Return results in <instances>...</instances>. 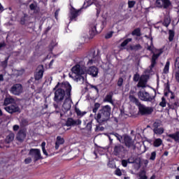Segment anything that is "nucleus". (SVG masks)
Returning <instances> with one entry per match:
<instances>
[{
	"label": "nucleus",
	"instance_id": "774afa93",
	"mask_svg": "<svg viewBox=\"0 0 179 179\" xmlns=\"http://www.w3.org/2000/svg\"><path fill=\"white\" fill-rule=\"evenodd\" d=\"M13 131H19V125L15 124L13 127Z\"/></svg>",
	"mask_w": 179,
	"mask_h": 179
},
{
	"label": "nucleus",
	"instance_id": "412c9836",
	"mask_svg": "<svg viewBox=\"0 0 179 179\" xmlns=\"http://www.w3.org/2000/svg\"><path fill=\"white\" fill-rule=\"evenodd\" d=\"M14 139H15V134H13V132H10L9 134L7 135L5 138V143H10L11 142H13Z\"/></svg>",
	"mask_w": 179,
	"mask_h": 179
},
{
	"label": "nucleus",
	"instance_id": "a211bd4d",
	"mask_svg": "<svg viewBox=\"0 0 179 179\" xmlns=\"http://www.w3.org/2000/svg\"><path fill=\"white\" fill-rule=\"evenodd\" d=\"M64 143H65V139H64V138L61 137V136H58L56 138L55 149L56 150H58V149H59V145H64Z\"/></svg>",
	"mask_w": 179,
	"mask_h": 179
},
{
	"label": "nucleus",
	"instance_id": "338daca9",
	"mask_svg": "<svg viewBox=\"0 0 179 179\" xmlns=\"http://www.w3.org/2000/svg\"><path fill=\"white\" fill-rule=\"evenodd\" d=\"M21 153H22V155H27V149L24 148L23 150H21Z\"/></svg>",
	"mask_w": 179,
	"mask_h": 179
},
{
	"label": "nucleus",
	"instance_id": "603ef678",
	"mask_svg": "<svg viewBox=\"0 0 179 179\" xmlns=\"http://www.w3.org/2000/svg\"><path fill=\"white\" fill-rule=\"evenodd\" d=\"M136 1H128V6L129 8H134L135 6Z\"/></svg>",
	"mask_w": 179,
	"mask_h": 179
},
{
	"label": "nucleus",
	"instance_id": "79ce46f5",
	"mask_svg": "<svg viewBox=\"0 0 179 179\" xmlns=\"http://www.w3.org/2000/svg\"><path fill=\"white\" fill-rule=\"evenodd\" d=\"M137 87H146V83L145 81H142V80H139V81L137 84Z\"/></svg>",
	"mask_w": 179,
	"mask_h": 179
},
{
	"label": "nucleus",
	"instance_id": "423d86ee",
	"mask_svg": "<svg viewBox=\"0 0 179 179\" xmlns=\"http://www.w3.org/2000/svg\"><path fill=\"white\" fill-rule=\"evenodd\" d=\"M107 24V21L105 19L104 20L101 21L100 24H96L94 26L90 31V38H93L96 34H99L103 31V29L106 27Z\"/></svg>",
	"mask_w": 179,
	"mask_h": 179
},
{
	"label": "nucleus",
	"instance_id": "6e6552de",
	"mask_svg": "<svg viewBox=\"0 0 179 179\" xmlns=\"http://www.w3.org/2000/svg\"><path fill=\"white\" fill-rule=\"evenodd\" d=\"M82 9H84V8H81L77 10L73 6H71V8L69 9V13L70 23L71 22H78V17L80 16V13H82Z\"/></svg>",
	"mask_w": 179,
	"mask_h": 179
},
{
	"label": "nucleus",
	"instance_id": "13d9d810",
	"mask_svg": "<svg viewBox=\"0 0 179 179\" xmlns=\"http://www.w3.org/2000/svg\"><path fill=\"white\" fill-rule=\"evenodd\" d=\"M175 78H176V82H178V83H179V70H178L176 73H175Z\"/></svg>",
	"mask_w": 179,
	"mask_h": 179
},
{
	"label": "nucleus",
	"instance_id": "69168bd1",
	"mask_svg": "<svg viewBox=\"0 0 179 179\" xmlns=\"http://www.w3.org/2000/svg\"><path fill=\"white\" fill-rule=\"evenodd\" d=\"M147 50H148V51H150V52H151V54H153V53L155 52L153 51V46H152V47L151 45L148 46Z\"/></svg>",
	"mask_w": 179,
	"mask_h": 179
},
{
	"label": "nucleus",
	"instance_id": "4d7b16f0",
	"mask_svg": "<svg viewBox=\"0 0 179 179\" xmlns=\"http://www.w3.org/2000/svg\"><path fill=\"white\" fill-rule=\"evenodd\" d=\"M25 164H30L31 163V157H29L24 159Z\"/></svg>",
	"mask_w": 179,
	"mask_h": 179
},
{
	"label": "nucleus",
	"instance_id": "20e7f679",
	"mask_svg": "<svg viewBox=\"0 0 179 179\" xmlns=\"http://www.w3.org/2000/svg\"><path fill=\"white\" fill-rule=\"evenodd\" d=\"M63 87L66 89V95L67 97L65 99L63 103L62 108H64L65 113H68V111H69L72 107V103H72V99H71V96H72L71 94V92H72V86L71 84L67 83L64 84Z\"/></svg>",
	"mask_w": 179,
	"mask_h": 179
},
{
	"label": "nucleus",
	"instance_id": "ddd939ff",
	"mask_svg": "<svg viewBox=\"0 0 179 179\" xmlns=\"http://www.w3.org/2000/svg\"><path fill=\"white\" fill-rule=\"evenodd\" d=\"M6 111L10 114H13V113H20V108L16 103L11 104L6 107Z\"/></svg>",
	"mask_w": 179,
	"mask_h": 179
},
{
	"label": "nucleus",
	"instance_id": "b1692460",
	"mask_svg": "<svg viewBox=\"0 0 179 179\" xmlns=\"http://www.w3.org/2000/svg\"><path fill=\"white\" fill-rule=\"evenodd\" d=\"M166 136L168 138H171V139H173V141H175V142H178L179 141V131H176L174 134H167Z\"/></svg>",
	"mask_w": 179,
	"mask_h": 179
},
{
	"label": "nucleus",
	"instance_id": "cd10ccee",
	"mask_svg": "<svg viewBox=\"0 0 179 179\" xmlns=\"http://www.w3.org/2000/svg\"><path fill=\"white\" fill-rule=\"evenodd\" d=\"M132 36H136V37H141L142 36V34L141 32V28H136L134 30L131 32Z\"/></svg>",
	"mask_w": 179,
	"mask_h": 179
},
{
	"label": "nucleus",
	"instance_id": "4be33fe9",
	"mask_svg": "<svg viewBox=\"0 0 179 179\" xmlns=\"http://www.w3.org/2000/svg\"><path fill=\"white\" fill-rule=\"evenodd\" d=\"M44 75V70L40 69L38 72L34 74L35 80H40V79H43V76Z\"/></svg>",
	"mask_w": 179,
	"mask_h": 179
},
{
	"label": "nucleus",
	"instance_id": "0e129e2a",
	"mask_svg": "<svg viewBox=\"0 0 179 179\" xmlns=\"http://www.w3.org/2000/svg\"><path fill=\"white\" fill-rule=\"evenodd\" d=\"M26 23V18L24 17H21L20 19V24H24Z\"/></svg>",
	"mask_w": 179,
	"mask_h": 179
},
{
	"label": "nucleus",
	"instance_id": "9b49d317",
	"mask_svg": "<svg viewBox=\"0 0 179 179\" xmlns=\"http://www.w3.org/2000/svg\"><path fill=\"white\" fill-rule=\"evenodd\" d=\"M10 93L14 94V96H20L23 93V85L22 84H14L10 90Z\"/></svg>",
	"mask_w": 179,
	"mask_h": 179
},
{
	"label": "nucleus",
	"instance_id": "f704fd0d",
	"mask_svg": "<svg viewBox=\"0 0 179 179\" xmlns=\"http://www.w3.org/2000/svg\"><path fill=\"white\" fill-rule=\"evenodd\" d=\"M73 118L72 117H68L67 120L66 122V127H73Z\"/></svg>",
	"mask_w": 179,
	"mask_h": 179
},
{
	"label": "nucleus",
	"instance_id": "49530a36",
	"mask_svg": "<svg viewBox=\"0 0 179 179\" xmlns=\"http://www.w3.org/2000/svg\"><path fill=\"white\" fill-rule=\"evenodd\" d=\"M140 80L143 82H145V83H148V76L146 75H141L140 77Z\"/></svg>",
	"mask_w": 179,
	"mask_h": 179
},
{
	"label": "nucleus",
	"instance_id": "f3484780",
	"mask_svg": "<svg viewBox=\"0 0 179 179\" xmlns=\"http://www.w3.org/2000/svg\"><path fill=\"white\" fill-rule=\"evenodd\" d=\"M87 73L94 78H96V76L99 75V69L96 66H91L88 69Z\"/></svg>",
	"mask_w": 179,
	"mask_h": 179
},
{
	"label": "nucleus",
	"instance_id": "2f4dec72",
	"mask_svg": "<svg viewBox=\"0 0 179 179\" xmlns=\"http://www.w3.org/2000/svg\"><path fill=\"white\" fill-rule=\"evenodd\" d=\"M141 48L142 45H141V44H136L130 46V50H131V51H139V50H141Z\"/></svg>",
	"mask_w": 179,
	"mask_h": 179
},
{
	"label": "nucleus",
	"instance_id": "c03bdc74",
	"mask_svg": "<svg viewBox=\"0 0 179 179\" xmlns=\"http://www.w3.org/2000/svg\"><path fill=\"white\" fill-rule=\"evenodd\" d=\"M156 155H157L156 151L152 152L151 155L150 157V160H152V161L156 160Z\"/></svg>",
	"mask_w": 179,
	"mask_h": 179
},
{
	"label": "nucleus",
	"instance_id": "72a5a7b5",
	"mask_svg": "<svg viewBox=\"0 0 179 179\" xmlns=\"http://www.w3.org/2000/svg\"><path fill=\"white\" fill-rule=\"evenodd\" d=\"M100 106H101L100 104V103L96 102L94 104V108H92V113H94V114H96V113H97V111L99 110V109L100 108Z\"/></svg>",
	"mask_w": 179,
	"mask_h": 179
},
{
	"label": "nucleus",
	"instance_id": "4468645a",
	"mask_svg": "<svg viewBox=\"0 0 179 179\" xmlns=\"http://www.w3.org/2000/svg\"><path fill=\"white\" fill-rule=\"evenodd\" d=\"M124 143L126 148H132L135 146V142L132 140V138L128 135L124 136Z\"/></svg>",
	"mask_w": 179,
	"mask_h": 179
},
{
	"label": "nucleus",
	"instance_id": "5701e85b",
	"mask_svg": "<svg viewBox=\"0 0 179 179\" xmlns=\"http://www.w3.org/2000/svg\"><path fill=\"white\" fill-rule=\"evenodd\" d=\"M137 179H148V176L146 175V171L145 169L141 170L137 174Z\"/></svg>",
	"mask_w": 179,
	"mask_h": 179
},
{
	"label": "nucleus",
	"instance_id": "1a4fd4ad",
	"mask_svg": "<svg viewBox=\"0 0 179 179\" xmlns=\"http://www.w3.org/2000/svg\"><path fill=\"white\" fill-rule=\"evenodd\" d=\"M138 96L142 101H148L150 103H152L155 99H156V93L155 94L154 96H151L149 92L144 91H140L138 92Z\"/></svg>",
	"mask_w": 179,
	"mask_h": 179
},
{
	"label": "nucleus",
	"instance_id": "a878e982",
	"mask_svg": "<svg viewBox=\"0 0 179 179\" xmlns=\"http://www.w3.org/2000/svg\"><path fill=\"white\" fill-rule=\"evenodd\" d=\"M29 8L31 10H34V13H38L40 12V8L36 3H31Z\"/></svg>",
	"mask_w": 179,
	"mask_h": 179
},
{
	"label": "nucleus",
	"instance_id": "7c9ffc66",
	"mask_svg": "<svg viewBox=\"0 0 179 179\" xmlns=\"http://www.w3.org/2000/svg\"><path fill=\"white\" fill-rule=\"evenodd\" d=\"M169 70H170V61L168 60L166 62V64L164 66L163 73H164L165 75H167V73H169Z\"/></svg>",
	"mask_w": 179,
	"mask_h": 179
},
{
	"label": "nucleus",
	"instance_id": "39448f33",
	"mask_svg": "<svg viewBox=\"0 0 179 179\" xmlns=\"http://www.w3.org/2000/svg\"><path fill=\"white\" fill-rule=\"evenodd\" d=\"M128 154V150L122 144H117L113 148V155L117 157L124 159Z\"/></svg>",
	"mask_w": 179,
	"mask_h": 179
},
{
	"label": "nucleus",
	"instance_id": "8fccbe9b",
	"mask_svg": "<svg viewBox=\"0 0 179 179\" xmlns=\"http://www.w3.org/2000/svg\"><path fill=\"white\" fill-rule=\"evenodd\" d=\"M9 60V57H6L5 60L1 62L2 66L6 68L8 66V61Z\"/></svg>",
	"mask_w": 179,
	"mask_h": 179
},
{
	"label": "nucleus",
	"instance_id": "58836bf2",
	"mask_svg": "<svg viewBox=\"0 0 179 179\" xmlns=\"http://www.w3.org/2000/svg\"><path fill=\"white\" fill-rule=\"evenodd\" d=\"M163 4H162V8L164 9H167L170 5H171V2L170 1H162Z\"/></svg>",
	"mask_w": 179,
	"mask_h": 179
},
{
	"label": "nucleus",
	"instance_id": "c9c22d12",
	"mask_svg": "<svg viewBox=\"0 0 179 179\" xmlns=\"http://www.w3.org/2000/svg\"><path fill=\"white\" fill-rule=\"evenodd\" d=\"M169 40L170 42L173 41V40H174V36H176V33L174 32V31L170 29L169 31Z\"/></svg>",
	"mask_w": 179,
	"mask_h": 179
},
{
	"label": "nucleus",
	"instance_id": "a19ab883",
	"mask_svg": "<svg viewBox=\"0 0 179 179\" xmlns=\"http://www.w3.org/2000/svg\"><path fill=\"white\" fill-rule=\"evenodd\" d=\"M133 80L134 82H139V80H141V76L139 75V73H136V74H134Z\"/></svg>",
	"mask_w": 179,
	"mask_h": 179
},
{
	"label": "nucleus",
	"instance_id": "c85d7f7f",
	"mask_svg": "<svg viewBox=\"0 0 179 179\" xmlns=\"http://www.w3.org/2000/svg\"><path fill=\"white\" fill-rule=\"evenodd\" d=\"M162 143L163 140H162V138H156L153 142V146L155 148H159V146H162Z\"/></svg>",
	"mask_w": 179,
	"mask_h": 179
},
{
	"label": "nucleus",
	"instance_id": "680f3d73",
	"mask_svg": "<svg viewBox=\"0 0 179 179\" xmlns=\"http://www.w3.org/2000/svg\"><path fill=\"white\" fill-rule=\"evenodd\" d=\"M58 15H59V9L56 10L55 12V17L57 20H58Z\"/></svg>",
	"mask_w": 179,
	"mask_h": 179
},
{
	"label": "nucleus",
	"instance_id": "393cba45",
	"mask_svg": "<svg viewBox=\"0 0 179 179\" xmlns=\"http://www.w3.org/2000/svg\"><path fill=\"white\" fill-rule=\"evenodd\" d=\"M170 23H171V18H170V16H165L164 21L162 22V25L165 27H169V26H170Z\"/></svg>",
	"mask_w": 179,
	"mask_h": 179
},
{
	"label": "nucleus",
	"instance_id": "e2e57ef3",
	"mask_svg": "<svg viewBox=\"0 0 179 179\" xmlns=\"http://www.w3.org/2000/svg\"><path fill=\"white\" fill-rule=\"evenodd\" d=\"M115 136H116V138H117V141H120V142H121V139H122V136H120L118 133H116L115 134Z\"/></svg>",
	"mask_w": 179,
	"mask_h": 179
},
{
	"label": "nucleus",
	"instance_id": "aec40b11",
	"mask_svg": "<svg viewBox=\"0 0 179 179\" xmlns=\"http://www.w3.org/2000/svg\"><path fill=\"white\" fill-rule=\"evenodd\" d=\"M113 96H114V93L113 92H109L104 98L103 102L114 104V101H113Z\"/></svg>",
	"mask_w": 179,
	"mask_h": 179
},
{
	"label": "nucleus",
	"instance_id": "864d4df0",
	"mask_svg": "<svg viewBox=\"0 0 179 179\" xmlns=\"http://www.w3.org/2000/svg\"><path fill=\"white\" fill-rule=\"evenodd\" d=\"M85 129L87 131H92V122H90L87 124Z\"/></svg>",
	"mask_w": 179,
	"mask_h": 179
},
{
	"label": "nucleus",
	"instance_id": "6e6d98bb",
	"mask_svg": "<svg viewBox=\"0 0 179 179\" xmlns=\"http://www.w3.org/2000/svg\"><path fill=\"white\" fill-rule=\"evenodd\" d=\"M167 106H168L169 110H176V106H174V103H168Z\"/></svg>",
	"mask_w": 179,
	"mask_h": 179
},
{
	"label": "nucleus",
	"instance_id": "bb28decb",
	"mask_svg": "<svg viewBox=\"0 0 179 179\" xmlns=\"http://www.w3.org/2000/svg\"><path fill=\"white\" fill-rule=\"evenodd\" d=\"M128 163L129 164H132V163H135L134 160L131 159V158H129L127 159H122V166L123 167H127V166H128Z\"/></svg>",
	"mask_w": 179,
	"mask_h": 179
},
{
	"label": "nucleus",
	"instance_id": "dca6fc26",
	"mask_svg": "<svg viewBox=\"0 0 179 179\" xmlns=\"http://www.w3.org/2000/svg\"><path fill=\"white\" fill-rule=\"evenodd\" d=\"M26 138V131L24 130L21 129L17 134L16 139L18 142H24V139Z\"/></svg>",
	"mask_w": 179,
	"mask_h": 179
},
{
	"label": "nucleus",
	"instance_id": "5fc2aeb1",
	"mask_svg": "<svg viewBox=\"0 0 179 179\" xmlns=\"http://www.w3.org/2000/svg\"><path fill=\"white\" fill-rule=\"evenodd\" d=\"M152 127L154 128V129H157L159 128V127H160V122H155L153 123Z\"/></svg>",
	"mask_w": 179,
	"mask_h": 179
},
{
	"label": "nucleus",
	"instance_id": "37998d69",
	"mask_svg": "<svg viewBox=\"0 0 179 179\" xmlns=\"http://www.w3.org/2000/svg\"><path fill=\"white\" fill-rule=\"evenodd\" d=\"M81 124H82V120H80V119L73 120V127H78V125H81Z\"/></svg>",
	"mask_w": 179,
	"mask_h": 179
},
{
	"label": "nucleus",
	"instance_id": "a18cd8bd",
	"mask_svg": "<svg viewBox=\"0 0 179 179\" xmlns=\"http://www.w3.org/2000/svg\"><path fill=\"white\" fill-rule=\"evenodd\" d=\"M155 5L157 8H163V1H156Z\"/></svg>",
	"mask_w": 179,
	"mask_h": 179
},
{
	"label": "nucleus",
	"instance_id": "473e14b6",
	"mask_svg": "<svg viewBox=\"0 0 179 179\" xmlns=\"http://www.w3.org/2000/svg\"><path fill=\"white\" fill-rule=\"evenodd\" d=\"M153 132L156 135H162V134L164 133V129L160 127L158 129H153Z\"/></svg>",
	"mask_w": 179,
	"mask_h": 179
},
{
	"label": "nucleus",
	"instance_id": "f03ea898",
	"mask_svg": "<svg viewBox=\"0 0 179 179\" xmlns=\"http://www.w3.org/2000/svg\"><path fill=\"white\" fill-rule=\"evenodd\" d=\"M111 116V106L110 105L102 106L98 113L95 114L94 119L99 124H104L110 120Z\"/></svg>",
	"mask_w": 179,
	"mask_h": 179
},
{
	"label": "nucleus",
	"instance_id": "2eb2a0df",
	"mask_svg": "<svg viewBox=\"0 0 179 179\" xmlns=\"http://www.w3.org/2000/svg\"><path fill=\"white\" fill-rule=\"evenodd\" d=\"M93 3L95 5V6H96V9H101V4L99 1H86L84 2L83 8L84 9H86L87 8H89V6H91V5H93Z\"/></svg>",
	"mask_w": 179,
	"mask_h": 179
},
{
	"label": "nucleus",
	"instance_id": "de8ad7c7",
	"mask_svg": "<svg viewBox=\"0 0 179 179\" xmlns=\"http://www.w3.org/2000/svg\"><path fill=\"white\" fill-rule=\"evenodd\" d=\"M123 83H124V78H122V77L119 78V79L117 80V86L119 87H121V86H122Z\"/></svg>",
	"mask_w": 179,
	"mask_h": 179
},
{
	"label": "nucleus",
	"instance_id": "f8f14e48",
	"mask_svg": "<svg viewBox=\"0 0 179 179\" xmlns=\"http://www.w3.org/2000/svg\"><path fill=\"white\" fill-rule=\"evenodd\" d=\"M159 52L158 53L155 54V52L152 53V59H151V64L150 66V71H152L155 66H156V64H157V59H159V57H160L161 54H163V49H159L157 50Z\"/></svg>",
	"mask_w": 179,
	"mask_h": 179
},
{
	"label": "nucleus",
	"instance_id": "c756f323",
	"mask_svg": "<svg viewBox=\"0 0 179 179\" xmlns=\"http://www.w3.org/2000/svg\"><path fill=\"white\" fill-rule=\"evenodd\" d=\"M75 112L77 115V117H83L85 114H87V112L86 111H80V108H75Z\"/></svg>",
	"mask_w": 179,
	"mask_h": 179
},
{
	"label": "nucleus",
	"instance_id": "ea45409f",
	"mask_svg": "<svg viewBox=\"0 0 179 179\" xmlns=\"http://www.w3.org/2000/svg\"><path fill=\"white\" fill-rule=\"evenodd\" d=\"M167 105V103L166 102V98H164V96H163L162 98V101L159 103V106L160 107H166V106Z\"/></svg>",
	"mask_w": 179,
	"mask_h": 179
},
{
	"label": "nucleus",
	"instance_id": "6ab92c4d",
	"mask_svg": "<svg viewBox=\"0 0 179 179\" xmlns=\"http://www.w3.org/2000/svg\"><path fill=\"white\" fill-rule=\"evenodd\" d=\"M165 90H167L168 92H164V96H167V94L170 93L171 94L170 99L174 100V99H176V94H174V92L170 90V84L169 83L166 84Z\"/></svg>",
	"mask_w": 179,
	"mask_h": 179
},
{
	"label": "nucleus",
	"instance_id": "052dcab7",
	"mask_svg": "<svg viewBox=\"0 0 179 179\" xmlns=\"http://www.w3.org/2000/svg\"><path fill=\"white\" fill-rule=\"evenodd\" d=\"M55 47V45H52V43H51L50 45H49V51L50 52H52V50H54V48Z\"/></svg>",
	"mask_w": 179,
	"mask_h": 179
},
{
	"label": "nucleus",
	"instance_id": "0eeeda50",
	"mask_svg": "<svg viewBox=\"0 0 179 179\" xmlns=\"http://www.w3.org/2000/svg\"><path fill=\"white\" fill-rule=\"evenodd\" d=\"M85 71H86V66H85V62L83 61L79 62V63L71 68V72L77 75V76L85 75Z\"/></svg>",
	"mask_w": 179,
	"mask_h": 179
},
{
	"label": "nucleus",
	"instance_id": "4c0bfd02",
	"mask_svg": "<svg viewBox=\"0 0 179 179\" xmlns=\"http://www.w3.org/2000/svg\"><path fill=\"white\" fill-rule=\"evenodd\" d=\"M15 99H13V98H6L4 99V105L8 106L10 104V103H13Z\"/></svg>",
	"mask_w": 179,
	"mask_h": 179
},
{
	"label": "nucleus",
	"instance_id": "9d476101",
	"mask_svg": "<svg viewBox=\"0 0 179 179\" xmlns=\"http://www.w3.org/2000/svg\"><path fill=\"white\" fill-rule=\"evenodd\" d=\"M28 155L33 157L34 162H38V160H41V159H43V157L41 156V151L38 148H31Z\"/></svg>",
	"mask_w": 179,
	"mask_h": 179
},
{
	"label": "nucleus",
	"instance_id": "f257e3e1",
	"mask_svg": "<svg viewBox=\"0 0 179 179\" xmlns=\"http://www.w3.org/2000/svg\"><path fill=\"white\" fill-rule=\"evenodd\" d=\"M66 83L62 84V88H58L59 87V83H58L53 88V90L55 92V96L53 97V101H55V103H53V106L55 107V110L59 108V106H61V104L64 103V100H65V94H66V88L64 87V85H66Z\"/></svg>",
	"mask_w": 179,
	"mask_h": 179
},
{
	"label": "nucleus",
	"instance_id": "7ed1b4c3",
	"mask_svg": "<svg viewBox=\"0 0 179 179\" xmlns=\"http://www.w3.org/2000/svg\"><path fill=\"white\" fill-rule=\"evenodd\" d=\"M129 99L131 103H134V104H136L137 107H138V113L141 114V115H150V114L153 113V108L148 107L141 103L139 99L135 97V96L129 95Z\"/></svg>",
	"mask_w": 179,
	"mask_h": 179
},
{
	"label": "nucleus",
	"instance_id": "3c124183",
	"mask_svg": "<svg viewBox=\"0 0 179 179\" xmlns=\"http://www.w3.org/2000/svg\"><path fill=\"white\" fill-rule=\"evenodd\" d=\"M115 176H118V177H121L122 176V172L121 171V169H117L115 171Z\"/></svg>",
	"mask_w": 179,
	"mask_h": 179
},
{
	"label": "nucleus",
	"instance_id": "e433bc0d",
	"mask_svg": "<svg viewBox=\"0 0 179 179\" xmlns=\"http://www.w3.org/2000/svg\"><path fill=\"white\" fill-rule=\"evenodd\" d=\"M132 41V38H128L125 39L121 44L120 47H126V45H128V43H131Z\"/></svg>",
	"mask_w": 179,
	"mask_h": 179
},
{
	"label": "nucleus",
	"instance_id": "bf43d9fd",
	"mask_svg": "<svg viewBox=\"0 0 179 179\" xmlns=\"http://www.w3.org/2000/svg\"><path fill=\"white\" fill-rule=\"evenodd\" d=\"M175 68H178L179 69V57H176V59Z\"/></svg>",
	"mask_w": 179,
	"mask_h": 179
},
{
	"label": "nucleus",
	"instance_id": "09e8293b",
	"mask_svg": "<svg viewBox=\"0 0 179 179\" xmlns=\"http://www.w3.org/2000/svg\"><path fill=\"white\" fill-rule=\"evenodd\" d=\"M113 34H114V31H113L108 32L105 36V38H111V37H113Z\"/></svg>",
	"mask_w": 179,
	"mask_h": 179
}]
</instances>
